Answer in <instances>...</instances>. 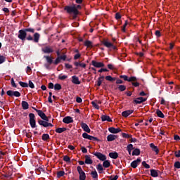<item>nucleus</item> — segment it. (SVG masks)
Masks as SVG:
<instances>
[{
    "mask_svg": "<svg viewBox=\"0 0 180 180\" xmlns=\"http://www.w3.org/2000/svg\"><path fill=\"white\" fill-rule=\"evenodd\" d=\"M34 28H23L18 31V37L20 40L22 41H25L27 40L28 41H33L34 43H39V40H40V34L39 32H35Z\"/></svg>",
    "mask_w": 180,
    "mask_h": 180,
    "instance_id": "1",
    "label": "nucleus"
},
{
    "mask_svg": "<svg viewBox=\"0 0 180 180\" xmlns=\"http://www.w3.org/2000/svg\"><path fill=\"white\" fill-rule=\"evenodd\" d=\"M65 12L72 16V19L75 20L77 18L81 15L79 9H82V6L80 4H72L71 5L65 6L63 8Z\"/></svg>",
    "mask_w": 180,
    "mask_h": 180,
    "instance_id": "2",
    "label": "nucleus"
},
{
    "mask_svg": "<svg viewBox=\"0 0 180 180\" xmlns=\"http://www.w3.org/2000/svg\"><path fill=\"white\" fill-rule=\"evenodd\" d=\"M77 172L79 174V180L86 179V174H85V172H84V170H82V167H81V166H77Z\"/></svg>",
    "mask_w": 180,
    "mask_h": 180,
    "instance_id": "3",
    "label": "nucleus"
},
{
    "mask_svg": "<svg viewBox=\"0 0 180 180\" xmlns=\"http://www.w3.org/2000/svg\"><path fill=\"white\" fill-rule=\"evenodd\" d=\"M29 117H30V124L32 129H34L37 127V126H36V116L33 113H30Z\"/></svg>",
    "mask_w": 180,
    "mask_h": 180,
    "instance_id": "4",
    "label": "nucleus"
},
{
    "mask_svg": "<svg viewBox=\"0 0 180 180\" xmlns=\"http://www.w3.org/2000/svg\"><path fill=\"white\" fill-rule=\"evenodd\" d=\"M102 44H103V46H105V47H107V49H112L115 51H116V50H117V47H116V46L113 45V44H112L111 42H109L106 40L103 41Z\"/></svg>",
    "mask_w": 180,
    "mask_h": 180,
    "instance_id": "5",
    "label": "nucleus"
},
{
    "mask_svg": "<svg viewBox=\"0 0 180 180\" xmlns=\"http://www.w3.org/2000/svg\"><path fill=\"white\" fill-rule=\"evenodd\" d=\"M83 139H86L87 140H91V141H100L99 139L97 137L91 136L88 134L86 132L82 134Z\"/></svg>",
    "mask_w": 180,
    "mask_h": 180,
    "instance_id": "6",
    "label": "nucleus"
},
{
    "mask_svg": "<svg viewBox=\"0 0 180 180\" xmlns=\"http://www.w3.org/2000/svg\"><path fill=\"white\" fill-rule=\"evenodd\" d=\"M38 123L39 126H43V127H53V124L49 123V121L44 120H39Z\"/></svg>",
    "mask_w": 180,
    "mask_h": 180,
    "instance_id": "7",
    "label": "nucleus"
},
{
    "mask_svg": "<svg viewBox=\"0 0 180 180\" xmlns=\"http://www.w3.org/2000/svg\"><path fill=\"white\" fill-rule=\"evenodd\" d=\"M93 155H95L98 160H100V161H105L106 160V155H103L101 152H95L93 153Z\"/></svg>",
    "mask_w": 180,
    "mask_h": 180,
    "instance_id": "8",
    "label": "nucleus"
},
{
    "mask_svg": "<svg viewBox=\"0 0 180 180\" xmlns=\"http://www.w3.org/2000/svg\"><path fill=\"white\" fill-rule=\"evenodd\" d=\"M36 112L38 116H39V117H41L42 120H46V122H49V117L46 115V114L43 111H41V110H36Z\"/></svg>",
    "mask_w": 180,
    "mask_h": 180,
    "instance_id": "9",
    "label": "nucleus"
},
{
    "mask_svg": "<svg viewBox=\"0 0 180 180\" xmlns=\"http://www.w3.org/2000/svg\"><path fill=\"white\" fill-rule=\"evenodd\" d=\"M41 51H43L44 54H51V53H54V49L50 46H46L41 49Z\"/></svg>",
    "mask_w": 180,
    "mask_h": 180,
    "instance_id": "10",
    "label": "nucleus"
},
{
    "mask_svg": "<svg viewBox=\"0 0 180 180\" xmlns=\"http://www.w3.org/2000/svg\"><path fill=\"white\" fill-rule=\"evenodd\" d=\"M120 78L124 79V81H127L128 82H131L133 81H137V77L134 76H131V77L129 78L127 75H120Z\"/></svg>",
    "mask_w": 180,
    "mask_h": 180,
    "instance_id": "11",
    "label": "nucleus"
},
{
    "mask_svg": "<svg viewBox=\"0 0 180 180\" xmlns=\"http://www.w3.org/2000/svg\"><path fill=\"white\" fill-rule=\"evenodd\" d=\"M6 94L8 96H15L16 98H19V96H20V93L18 91H13L12 90H8L6 92Z\"/></svg>",
    "mask_w": 180,
    "mask_h": 180,
    "instance_id": "12",
    "label": "nucleus"
},
{
    "mask_svg": "<svg viewBox=\"0 0 180 180\" xmlns=\"http://www.w3.org/2000/svg\"><path fill=\"white\" fill-rule=\"evenodd\" d=\"M91 65L95 67L96 68H102L103 67H105V64L102 62H97L96 60L91 61Z\"/></svg>",
    "mask_w": 180,
    "mask_h": 180,
    "instance_id": "13",
    "label": "nucleus"
},
{
    "mask_svg": "<svg viewBox=\"0 0 180 180\" xmlns=\"http://www.w3.org/2000/svg\"><path fill=\"white\" fill-rule=\"evenodd\" d=\"M63 123L70 124V123H74V119L71 116H66L63 119Z\"/></svg>",
    "mask_w": 180,
    "mask_h": 180,
    "instance_id": "14",
    "label": "nucleus"
},
{
    "mask_svg": "<svg viewBox=\"0 0 180 180\" xmlns=\"http://www.w3.org/2000/svg\"><path fill=\"white\" fill-rule=\"evenodd\" d=\"M108 131L112 134H117V133H120V131H122V129L120 128H115L111 127L108 128Z\"/></svg>",
    "mask_w": 180,
    "mask_h": 180,
    "instance_id": "15",
    "label": "nucleus"
},
{
    "mask_svg": "<svg viewBox=\"0 0 180 180\" xmlns=\"http://www.w3.org/2000/svg\"><path fill=\"white\" fill-rule=\"evenodd\" d=\"M44 58L46 59V63L49 65H51V64H54V58H53L51 56H44Z\"/></svg>",
    "mask_w": 180,
    "mask_h": 180,
    "instance_id": "16",
    "label": "nucleus"
},
{
    "mask_svg": "<svg viewBox=\"0 0 180 180\" xmlns=\"http://www.w3.org/2000/svg\"><path fill=\"white\" fill-rule=\"evenodd\" d=\"M81 127L84 130V131H86V133H91V129L89 128L88 124H86V123L82 122Z\"/></svg>",
    "mask_w": 180,
    "mask_h": 180,
    "instance_id": "17",
    "label": "nucleus"
},
{
    "mask_svg": "<svg viewBox=\"0 0 180 180\" xmlns=\"http://www.w3.org/2000/svg\"><path fill=\"white\" fill-rule=\"evenodd\" d=\"M146 101H147V98H144L143 97H138L134 100V103H136V105H139L140 103H143V102H146Z\"/></svg>",
    "mask_w": 180,
    "mask_h": 180,
    "instance_id": "18",
    "label": "nucleus"
},
{
    "mask_svg": "<svg viewBox=\"0 0 180 180\" xmlns=\"http://www.w3.org/2000/svg\"><path fill=\"white\" fill-rule=\"evenodd\" d=\"M140 162H141V158H138L136 160H134L131 163V168H136V167H138V165H139V164H140Z\"/></svg>",
    "mask_w": 180,
    "mask_h": 180,
    "instance_id": "19",
    "label": "nucleus"
},
{
    "mask_svg": "<svg viewBox=\"0 0 180 180\" xmlns=\"http://www.w3.org/2000/svg\"><path fill=\"white\" fill-rule=\"evenodd\" d=\"M134 112V110H127L125 111H123L122 112V116H123V117H128V116H130V115H131V113H133Z\"/></svg>",
    "mask_w": 180,
    "mask_h": 180,
    "instance_id": "20",
    "label": "nucleus"
},
{
    "mask_svg": "<svg viewBox=\"0 0 180 180\" xmlns=\"http://www.w3.org/2000/svg\"><path fill=\"white\" fill-rule=\"evenodd\" d=\"M72 84H75V85H79L81 84L79 78L75 75L72 77Z\"/></svg>",
    "mask_w": 180,
    "mask_h": 180,
    "instance_id": "21",
    "label": "nucleus"
},
{
    "mask_svg": "<svg viewBox=\"0 0 180 180\" xmlns=\"http://www.w3.org/2000/svg\"><path fill=\"white\" fill-rule=\"evenodd\" d=\"M84 163L87 164V165H91L94 163V160H92V159H91L90 155H86Z\"/></svg>",
    "mask_w": 180,
    "mask_h": 180,
    "instance_id": "22",
    "label": "nucleus"
},
{
    "mask_svg": "<svg viewBox=\"0 0 180 180\" xmlns=\"http://www.w3.org/2000/svg\"><path fill=\"white\" fill-rule=\"evenodd\" d=\"M116 139H117V135H115V134H109L107 136L108 141H114V140H116Z\"/></svg>",
    "mask_w": 180,
    "mask_h": 180,
    "instance_id": "23",
    "label": "nucleus"
},
{
    "mask_svg": "<svg viewBox=\"0 0 180 180\" xmlns=\"http://www.w3.org/2000/svg\"><path fill=\"white\" fill-rule=\"evenodd\" d=\"M109 157L113 160H116L119 158V153L117 152H111L109 153Z\"/></svg>",
    "mask_w": 180,
    "mask_h": 180,
    "instance_id": "24",
    "label": "nucleus"
},
{
    "mask_svg": "<svg viewBox=\"0 0 180 180\" xmlns=\"http://www.w3.org/2000/svg\"><path fill=\"white\" fill-rule=\"evenodd\" d=\"M21 105L24 110H27V109H29V103L27 101H22L21 102Z\"/></svg>",
    "mask_w": 180,
    "mask_h": 180,
    "instance_id": "25",
    "label": "nucleus"
},
{
    "mask_svg": "<svg viewBox=\"0 0 180 180\" xmlns=\"http://www.w3.org/2000/svg\"><path fill=\"white\" fill-rule=\"evenodd\" d=\"M150 148H152V150L156 153V154H158V153H160V149H158V146H155V145H154V143H150Z\"/></svg>",
    "mask_w": 180,
    "mask_h": 180,
    "instance_id": "26",
    "label": "nucleus"
},
{
    "mask_svg": "<svg viewBox=\"0 0 180 180\" xmlns=\"http://www.w3.org/2000/svg\"><path fill=\"white\" fill-rule=\"evenodd\" d=\"M102 122H112V119L108 115H103L101 116Z\"/></svg>",
    "mask_w": 180,
    "mask_h": 180,
    "instance_id": "27",
    "label": "nucleus"
},
{
    "mask_svg": "<svg viewBox=\"0 0 180 180\" xmlns=\"http://www.w3.org/2000/svg\"><path fill=\"white\" fill-rule=\"evenodd\" d=\"M158 170L156 169H150V175L151 176H153V178H157V176H158Z\"/></svg>",
    "mask_w": 180,
    "mask_h": 180,
    "instance_id": "28",
    "label": "nucleus"
},
{
    "mask_svg": "<svg viewBox=\"0 0 180 180\" xmlns=\"http://www.w3.org/2000/svg\"><path fill=\"white\" fill-rule=\"evenodd\" d=\"M156 115H158V117H160L161 119H164V117H165V115H164L162 111L160 110L159 109L156 110Z\"/></svg>",
    "mask_w": 180,
    "mask_h": 180,
    "instance_id": "29",
    "label": "nucleus"
},
{
    "mask_svg": "<svg viewBox=\"0 0 180 180\" xmlns=\"http://www.w3.org/2000/svg\"><path fill=\"white\" fill-rule=\"evenodd\" d=\"M90 175H91L93 179H98V172L96 170L91 172Z\"/></svg>",
    "mask_w": 180,
    "mask_h": 180,
    "instance_id": "30",
    "label": "nucleus"
},
{
    "mask_svg": "<svg viewBox=\"0 0 180 180\" xmlns=\"http://www.w3.org/2000/svg\"><path fill=\"white\" fill-rule=\"evenodd\" d=\"M66 130H67V128H65V127L56 128L55 131H56V133L61 134V133H64V131H65Z\"/></svg>",
    "mask_w": 180,
    "mask_h": 180,
    "instance_id": "31",
    "label": "nucleus"
},
{
    "mask_svg": "<svg viewBox=\"0 0 180 180\" xmlns=\"http://www.w3.org/2000/svg\"><path fill=\"white\" fill-rule=\"evenodd\" d=\"M105 79H106V81H110V82H113L116 81V77H112L110 75L106 76Z\"/></svg>",
    "mask_w": 180,
    "mask_h": 180,
    "instance_id": "32",
    "label": "nucleus"
},
{
    "mask_svg": "<svg viewBox=\"0 0 180 180\" xmlns=\"http://www.w3.org/2000/svg\"><path fill=\"white\" fill-rule=\"evenodd\" d=\"M103 167H104V168H109V167H110V162L109 160H104L103 162Z\"/></svg>",
    "mask_w": 180,
    "mask_h": 180,
    "instance_id": "33",
    "label": "nucleus"
},
{
    "mask_svg": "<svg viewBox=\"0 0 180 180\" xmlns=\"http://www.w3.org/2000/svg\"><path fill=\"white\" fill-rule=\"evenodd\" d=\"M140 149L139 148H134L133 152H132V155L134 156V155H140Z\"/></svg>",
    "mask_w": 180,
    "mask_h": 180,
    "instance_id": "34",
    "label": "nucleus"
},
{
    "mask_svg": "<svg viewBox=\"0 0 180 180\" xmlns=\"http://www.w3.org/2000/svg\"><path fill=\"white\" fill-rule=\"evenodd\" d=\"M43 141H47V140H49L50 135L49 134H44L41 137Z\"/></svg>",
    "mask_w": 180,
    "mask_h": 180,
    "instance_id": "35",
    "label": "nucleus"
},
{
    "mask_svg": "<svg viewBox=\"0 0 180 180\" xmlns=\"http://www.w3.org/2000/svg\"><path fill=\"white\" fill-rule=\"evenodd\" d=\"M133 86H135V88H137L138 86H140V83L139 82V79L136 78V81H132L131 82Z\"/></svg>",
    "mask_w": 180,
    "mask_h": 180,
    "instance_id": "36",
    "label": "nucleus"
},
{
    "mask_svg": "<svg viewBox=\"0 0 180 180\" xmlns=\"http://www.w3.org/2000/svg\"><path fill=\"white\" fill-rule=\"evenodd\" d=\"M84 46L86 47H94V46L92 45V41L89 40H86V41H84Z\"/></svg>",
    "mask_w": 180,
    "mask_h": 180,
    "instance_id": "37",
    "label": "nucleus"
},
{
    "mask_svg": "<svg viewBox=\"0 0 180 180\" xmlns=\"http://www.w3.org/2000/svg\"><path fill=\"white\" fill-rule=\"evenodd\" d=\"M61 63V59L60 56H58L56 60L53 61L54 65H58Z\"/></svg>",
    "mask_w": 180,
    "mask_h": 180,
    "instance_id": "38",
    "label": "nucleus"
},
{
    "mask_svg": "<svg viewBox=\"0 0 180 180\" xmlns=\"http://www.w3.org/2000/svg\"><path fill=\"white\" fill-rule=\"evenodd\" d=\"M91 105H92L93 108H94L95 109H97V110H99V108H100L99 105H97L96 101H92Z\"/></svg>",
    "mask_w": 180,
    "mask_h": 180,
    "instance_id": "39",
    "label": "nucleus"
},
{
    "mask_svg": "<svg viewBox=\"0 0 180 180\" xmlns=\"http://www.w3.org/2000/svg\"><path fill=\"white\" fill-rule=\"evenodd\" d=\"M64 175H65V172L64 171L57 172V178H61V176H64Z\"/></svg>",
    "mask_w": 180,
    "mask_h": 180,
    "instance_id": "40",
    "label": "nucleus"
},
{
    "mask_svg": "<svg viewBox=\"0 0 180 180\" xmlns=\"http://www.w3.org/2000/svg\"><path fill=\"white\" fill-rule=\"evenodd\" d=\"M37 172H43L44 174H49L46 172V169H44V167H39L38 169H37Z\"/></svg>",
    "mask_w": 180,
    "mask_h": 180,
    "instance_id": "41",
    "label": "nucleus"
},
{
    "mask_svg": "<svg viewBox=\"0 0 180 180\" xmlns=\"http://www.w3.org/2000/svg\"><path fill=\"white\" fill-rule=\"evenodd\" d=\"M19 84L20 85V86H22V88H27L29 86V84L27 83L23 82H19Z\"/></svg>",
    "mask_w": 180,
    "mask_h": 180,
    "instance_id": "42",
    "label": "nucleus"
},
{
    "mask_svg": "<svg viewBox=\"0 0 180 180\" xmlns=\"http://www.w3.org/2000/svg\"><path fill=\"white\" fill-rule=\"evenodd\" d=\"M117 89L120 91L121 92H123L126 89V86L124 85H118L117 86Z\"/></svg>",
    "mask_w": 180,
    "mask_h": 180,
    "instance_id": "43",
    "label": "nucleus"
},
{
    "mask_svg": "<svg viewBox=\"0 0 180 180\" xmlns=\"http://www.w3.org/2000/svg\"><path fill=\"white\" fill-rule=\"evenodd\" d=\"M61 84L57 83L54 85V89L55 91H60L61 89Z\"/></svg>",
    "mask_w": 180,
    "mask_h": 180,
    "instance_id": "44",
    "label": "nucleus"
},
{
    "mask_svg": "<svg viewBox=\"0 0 180 180\" xmlns=\"http://www.w3.org/2000/svg\"><path fill=\"white\" fill-rule=\"evenodd\" d=\"M96 169H98L100 174H101V171H103V167L101 164H98L97 165Z\"/></svg>",
    "mask_w": 180,
    "mask_h": 180,
    "instance_id": "45",
    "label": "nucleus"
},
{
    "mask_svg": "<svg viewBox=\"0 0 180 180\" xmlns=\"http://www.w3.org/2000/svg\"><path fill=\"white\" fill-rule=\"evenodd\" d=\"M132 150H134V146H133V144H129V145H127V151H132Z\"/></svg>",
    "mask_w": 180,
    "mask_h": 180,
    "instance_id": "46",
    "label": "nucleus"
},
{
    "mask_svg": "<svg viewBox=\"0 0 180 180\" xmlns=\"http://www.w3.org/2000/svg\"><path fill=\"white\" fill-rule=\"evenodd\" d=\"M142 165L143 167H144V168H146V169H148L150 168V165L147 164V162H146V161H143L142 162Z\"/></svg>",
    "mask_w": 180,
    "mask_h": 180,
    "instance_id": "47",
    "label": "nucleus"
},
{
    "mask_svg": "<svg viewBox=\"0 0 180 180\" xmlns=\"http://www.w3.org/2000/svg\"><path fill=\"white\" fill-rule=\"evenodd\" d=\"M122 136L124 139H131L132 136L126 133H122Z\"/></svg>",
    "mask_w": 180,
    "mask_h": 180,
    "instance_id": "48",
    "label": "nucleus"
},
{
    "mask_svg": "<svg viewBox=\"0 0 180 180\" xmlns=\"http://www.w3.org/2000/svg\"><path fill=\"white\" fill-rule=\"evenodd\" d=\"M63 161H65V162H71V158L68 155H65L63 157Z\"/></svg>",
    "mask_w": 180,
    "mask_h": 180,
    "instance_id": "49",
    "label": "nucleus"
},
{
    "mask_svg": "<svg viewBox=\"0 0 180 180\" xmlns=\"http://www.w3.org/2000/svg\"><path fill=\"white\" fill-rule=\"evenodd\" d=\"M67 78H68V75L61 76V75H59L58 76V79H60L61 81H64V79H67Z\"/></svg>",
    "mask_w": 180,
    "mask_h": 180,
    "instance_id": "50",
    "label": "nucleus"
},
{
    "mask_svg": "<svg viewBox=\"0 0 180 180\" xmlns=\"http://www.w3.org/2000/svg\"><path fill=\"white\" fill-rule=\"evenodd\" d=\"M6 60V58H5V56L0 55V64H4Z\"/></svg>",
    "mask_w": 180,
    "mask_h": 180,
    "instance_id": "51",
    "label": "nucleus"
},
{
    "mask_svg": "<svg viewBox=\"0 0 180 180\" xmlns=\"http://www.w3.org/2000/svg\"><path fill=\"white\" fill-rule=\"evenodd\" d=\"M174 168H176L177 169H180V162L179 161H176L174 162Z\"/></svg>",
    "mask_w": 180,
    "mask_h": 180,
    "instance_id": "52",
    "label": "nucleus"
},
{
    "mask_svg": "<svg viewBox=\"0 0 180 180\" xmlns=\"http://www.w3.org/2000/svg\"><path fill=\"white\" fill-rule=\"evenodd\" d=\"M127 25H129V22H127V20L125 21L122 28V32H126V26H127Z\"/></svg>",
    "mask_w": 180,
    "mask_h": 180,
    "instance_id": "53",
    "label": "nucleus"
},
{
    "mask_svg": "<svg viewBox=\"0 0 180 180\" xmlns=\"http://www.w3.org/2000/svg\"><path fill=\"white\" fill-rule=\"evenodd\" d=\"M28 86H30V88H31L32 89H34V84H33V82H32L31 80L29 81V84H28Z\"/></svg>",
    "mask_w": 180,
    "mask_h": 180,
    "instance_id": "54",
    "label": "nucleus"
},
{
    "mask_svg": "<svg viewBox=\"0 0 180 180\" xmlns=\"http://www.w3.org/2000/svg\"><path fill=\"white\" fill-rule=\"evenodd\" d=\"M115 19H117V20L122 19V15H120V13H115Z\"/></svg>",
    "mask_w": 180,
    "mask_h": 180,
    "instance_id": "55",
    "label": "nucleus"
},
{
    "mask_svg": "<svg viewBox=\"0 0 180 180\" xmlns=\"http://www.w3.org/2000/svg\"><path fill=\"white\" fill-rule=\"evenodd\" d=\"M65 67L67 70H71V68H72V65L69 63H65Z\"/></svg>",
    "mask_w": 180,
    "mask_h": 180,
    "instance_id": "56",
    "label": "nucleus"
},
{
    "mask_svg": "<svg viewBox=\"0 0 180 180\" xmlns=\"http://www.w3.org/2000/svg\"><path fill=\"white\" fill-rule=\"evenodd\" d=\"M81 150H82V153H84V154H86V153H88V149H86V148L84 146L81 148Z\"/></svg>",
    "mask_w": 180,
    "mask_h": 180,
    "instance_id": "57",
    "label": "nucleus"
},
{
    "mask_svg": "<svg viewBox=\"0 0 180 180\" xmlns=\"http://www.w3.org/2000/svg\"><path fill=\"white\" fill-rule=\"evenodd\" d=\"M109 70L107 68H101L98 70V72H108Z\"/></svg>",
    "mask_w": 180,
    "mask_h": 180,
    "instance_id": "58",
    "label": "nucleus"
},
{
    "mask_svg": "<svg viewBox=\"0 0 180 180\" xmlns=\"http://www.w3.org/2000/svg\"><path fill=\"white\" fill-rule=\"evenodd\" d=\"M11 86L13 88H17L18 86L16 85V84L15 83V80L13 79V78L11 79Z\"/></svg>",
    "mask_w": 180,
    "mask_h": 180,
    "instance_id": "59",
    "label": "nucleus"
},
{
    "mask_svg": "<svg viewBox=\"0 0 180 180\" xmlns=\"http://www.w3.org/2000/svg\"><path fill=\"white\" fill-rule=\"evenodd\" d=\"M76 102L77 103H82V98H81V97H77L76 98Z\"/></svg>",
    "mask_w": 180,
    "mask_h": 180,
    "instance_id": "60",
    "label": "nucleus"
},
{
    "mask_svg": "<svg viewBox=\"0 0 180 180\" xmlns=\"http://www.w3.org/2000/svg\"><path fill=\"white\" fill-rule=\"evenodd\" d=\"M81 58L80 53H77L74 56V60H78V58Z\"/></svg>",
    "mask_w": 180,
    "mask_h": 180,
    "instance_id": "61",
    "label": "nucleus"
},
{
    "mask_svg": "<svg viewBox=\"0 0 180 180\" xmlns=\"http://www.w3.org/2000/svg\"><path fill=\"white\" fill-rule=\"evenodd\" d=\"M108 68L109 70H115V65H113L112 64H108Z\"/></svg>",
    "mask_w": 180,
    "mask_h": 180,
    "instance_id": "62",
    "label": "nucleus"
},
{
    "mask_svg": "<svg viewBox=\"0 0 180 180\" xmlns=\"http://www.w3.org/2000/svg\"><path fill=\"white\" fill-rule=\"evenodd\" d=\"M174 155H175V157H176V158H180V150H178V152L176 151L174 153Z\"/></svg>",
    "mask_w": 180,
    "mask_h": 180,
    "instance_id": "63",
    "label": "nucleus"
},
{
    "mask_svg": "<svg viewBox=\"0 0 180 180\" xmlns=\"http://www.w3.org/2000/svg\"><path fill=\"white\" fill-rule=\"evenodd\" d=\"M3 12H4V13H9V8L5 7L4 8H2Z\"/></svg>",
    "mask_w": 180,
    "mask_h": 180,
    "instance_id": "64",
    "label": "nucleus"
}]
</instances>
